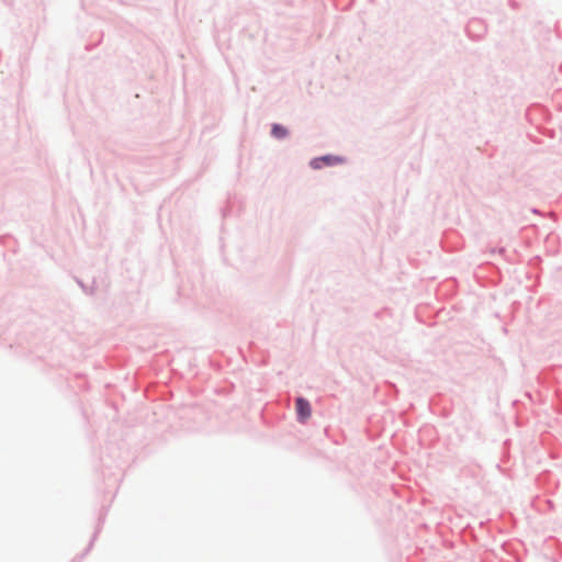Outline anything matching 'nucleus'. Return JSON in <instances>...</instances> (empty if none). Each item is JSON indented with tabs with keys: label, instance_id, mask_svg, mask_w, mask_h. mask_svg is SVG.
I'll list each match as a JSON object with an SVG mask.
<instances>
[{
	"label": "nucleus",
	"instance_id": "nucleus-3",
	"mask_svg": "<svg viewBox=\"0 0 562 562\" xmlns=\"http://www.w3.org/2000/svg\"><path fill=\"white\" fill-rule=\"evenodd\" d=\"M272 135L276 137V138H284L286 135H288V130L282 126V125H279V124H274L272 126V131H271Z\"/></svg>",
	"mask_w": 562,
	"mask_h": 562
},
{
	"label": "nucleus",
	"instance_id": "nucleus-2",
	"mask_svg": "<svg viewBox=\"0 0 562 562\" xmlns=\"http://www.w3.org/2000/svg\"><path fill=\"white\" fill-rule=\"evenodd\" d=\"M342 162H344V159L341 157L326 155V156L314 158L310 162V165L313 169H321L325 166H334V165H338V164H342Z\"/></svg>",
	"mask_w": 562,
	"mask_h": 562
},
{
	"label": "nucleus",
	"instance_id": "nucleus-1",
	"mask_svg": "<svg viewBox=\"0 0 562 562\" xmlns=\"http://www.w3.org/2000/svg\"><path fill=\"white\" fill-rule=\"evenodd\" d=\"M295 411L300 423H306L312 416L311 404L303 397L296 398Z\"/></svg>",
	"mask_w": 562,
	"mask_h": 562
}]
</instances>
